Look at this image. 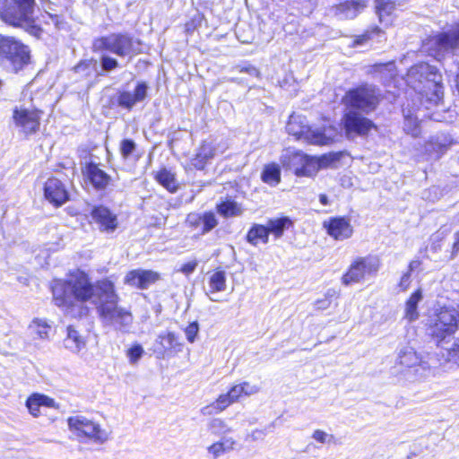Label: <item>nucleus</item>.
<instances>
[{
	"instance_id": "obj_30",
	"label": "nucleus",
	"mask_w": 459,
	"mask_h": 459,
	"mask_svg": "<svg viewBox=\"0 0 459 459\" xmlns=\"http://www.w3.org/2000/svg\"><path fill=\"white\" fill-rule=\"evenodd\" d=\"M119 152L124 160L132 159L135 162L143 156V151L138 150L136 143L131 138H123L120 141Z\"/></svg>"
},
{
	"instance_id": "obj_41",
	"label": "nucleus",
	"mask_w": 459,
	"mask_h": 459,
	"mask_svg": "<svg viewBox=\"0 0 459 459\" xmlns=\"http://www.w3.org/2000/svg\"><path fill=\"white\" fill-rule=\"evenodd\" d=\"M143 349L138 343L134 344L126 351V355L128 357L130 363L132 364L136 363L139 360V359L143 356Z\"/></svg>"
},
{
	"instance_id": "obj_8",
	"label": "nucleus",
	"mask_w": 459,
	"mask_h": 459,
	"mask_svg": "<svg viewBox=\"0 0 459 459\" xmlns=\"http://www.w3.org/2000/svg\"><path fill=\"white\" fill-rule=\"evenodd\" d=\"M435 316L430 325L431 336L440 343L458 330L459 312L454 307L444 306L438 308Z\"/></svg>"
},
{
	"instance_id": "obj_21",
	"label": "nucleus",
	"mask_w": 459,
	"mask_h": 459,
	"mask_svg": "<svg viewBox=\"0 0 459 459\" xmlns=\"http://www.w3.org/2000/svg\"><path fill=\"white\" fill-rule=\"evenodd\" d=\"M148 85L145 82H138L133 92L127 91H119L117 94V105L131 110L135 104L142 102L147 97Z\"/></svg>"
},
{
	"instance_id": "obj_53",
	"label": "nucleus",
	"mask_w": 459,
	"mask_h": 459,
	"mask_svg": "<svg viewBox=\"0 0 459 459\" xmlns=\"http://www.w3.org/2000/svg\"><path fill=\"white\" fill-rule=\"evenodd\" d=\"M221 443L223 445L224 448L227 451L232 450L235 446V440L232 438H224V439L221 440Z\"/></svg>"
},
{
	"instance_id": "obj_48",
	"label": "nucleus",
	"mask_w": 459,
	"mask_h": 459,
	"mask_svg": "<svg viewBox=\"0 0 459 459\" xmlns=\"http://www.w3.org/2000/svg\"><path fill=\"white\" fill-rule=\"evenodd\" d=\"M196 266H197L196 261L186 262L181 265L180 272H182L183 273L187 275V274L192 273L195 271V269L196 268Z\"/></svg>"
},
{
	"instance_id": "obj_54",
	"label": "nucleus",
	"mask_w": 459,
	"mask_h": 459,
	"mask_svg": "<svg viewBox=\"0 0 459 459\" xmlns=\"http://www.w3.org/2000/svg\"><path fill=\"white\" fill-rule=\"evenodd\" d=\"M421 264V261L419 259L411 261L407 265V270L405 272H410V273H412L413 271L420 267Z\"/></svg>"
},
{
	"instance_id": "obj_10",
	"label": "nucleus",
	"mask_w": 459,
	"mask_h": 459,
	"mask_svg": "<svg viewBox=\"0 0 459 459\" xmlns=\"http://www.w3.org/2000/svg\"><path fill=\"white\" fill-rule=\"evenodd\" d=\"M43 114V110L36 107L31 108L23 106L14 107L12 119L20 132L28 137L39 132Z\"/></svg>"
},
{
	"instance_id": "obj_50",
	"label": "nucleus",
	"mask_w": 459,
	"mask_h": 459,
	"mask_svg": "<svg viewBox=\"0 0 459 459\" xmlns=\"http://www.w3.org/2000/svg\"><path fill=\"white\" fill-rule=\"evenodd\" d=\"M287 128H288L289 134L294 135L298 139L306 135V133L304 130H299V131L294 130L293 123L291 121H289Z\"/></svg>"
},
{
	"instance_id": "obj_24",
	"label": "nucleus",
	"mask_w": 459,
	"mask_h": 459,
	"mask_svg": "<svg viewBox=\"0 0 459 459\" xmlns=\"http://www.w3.org/2000/svg\"><path fill=\"white\" fill-rule=\"evenodd\" d=\"M396 5L395 0H375V13L378 22L386 28L394 24Z\"/></svg>"
},
{
	"instance_id": "obj_47",
	"label": "nucleus",
	"mask_w": 459,
	"mask_h": 459,
	"mask_svg": "<svg viewBox=\"0 0 459 459\" xmlns=\"http://www.w3.org/2000/svg\"><path fill=\"white\" fill-rule=\"evenodd\" d=\"M411 273H410V272H404L402 274L400 281L398 282V287L402 291L407 290L411 286Z\"/></svg>"
},
{
	"instance_id": "obj_17",
	"label": "nucleus",
	"mask_w": 459,
	"mask_h": 459,
	"mask_svg": "<svg viewBox=\"0 0 459 459\" xmlns=\"http://www.w3.org/2000/svg\"><path fill=\"white\" fill-rule=\"evenodd\" d=\"M161 279L160 273L147 269H134L128 271L124 277L126 285L138 290H146Z\"/></svg>"
},
{
	"instance_id": "obj_45",
	"label": "nucleus",
	"mask_w": 459,
	"mask_h": 459,
	"mask_svg": "<svg viewBox=\"0 0 459 459\" xmlns=\"http://www.w3.org/2000/svg\"><path fill=\"white\" fill-rule=\"evenodd\" d=\"M202 17H193L184 24L186 34L191 35L201 24Z\"/></svg>"
},
{
	"instance_id": "obj_33",
	"label": "nucleus",
	"mask_w": 459,
	"mask_h": 459,
	"mask_svg": "<svg viewBox=\"0 0 459 459\" xmlns=\"http://www.w3.org/2000/svg\"><path fill=\"white\" fill-rule=\"evenodd\" d=\"M261 179L269 186H277L281 179L280 166L275 162L265 164L261 173Z\"/></svg>"
},
{
	"instance_id": "obj_23",
	"label": "nucleus",
	"mask_w": 459,
	"mask_h": 459,
	"mask_svg": "<svg viewBox=\"0 0 459 459\" xmlns=\"http://www.w3.org/2000/svg\"><path fill=\"white\" fill-rule=\"evenodd\" d=\"M25 405L30 414L34 418H38L41 415L40 407H58V404L56 403L55 399L40 393H32L30 395H29L26 399Z\"/></svg>"
},
{
	"instance_id": "obj_57",
	"label": "nucleus",
	"mask_w": 459,
	"mask_h": 459,
	"mask_svg": "<svg viewBox=\"0 0 459 459\" xmlns=\"http://www.w3.org/2000/svg\"><path fill=\"white\" fill-rule=\"evenodd\" d=\"M437 148H438V151H439L440 154H443L446 151V144L439 143L437 145Z\"/></svg>"
},
{
	"instance_id": "obj_16",
	"label": "nucleus",
	"mask_w": 459,
	"mask_h": 459,
	"mask_svg": "<svg viewBox=\"0 0 459 459\" xmlns=\"http://www.w3.org/2000/svg\"><path fill=\"white\" fill-rule=\"evenodd\" d=\"M82 174L96 191H105L113 184L112 177L100 169L99 163L93 161L85 164L82 169Z\"/></svg>"
},
{
	"instance_id": "obj_6",
	"label": "nucleus",
	"mask_w": 459,
	"mask_h": 459,
	"mask_svg": "<svg viewBox=\"0 0 459 459\" xmlns=\"http://www.w3.org/2000/svg\"><path fill=\"white\" fill-rule=\"evenodd\" d=\"M293 224L292 220L288 216L268 219L265 225L253 223L247 231L245 240L253 247L259 244L266 245L270 235H273L274 239L281 238L285 230L291 229Z\"/></svg>"
},
{
	"instance_id": "obj_34",
	"label": "nucleus",
	"mask_w": 459,
	"mask_h": 459,
	"mask_svg": "<svg viewBox=\"0 0 459 459\" xmlns=\"http://www.w3.org/2000/svg\"><path fill=\"white\" fill-rule=\"evenodd\" d=\"M210 292L216 293L226 289V273L221 268L215 269L208 280Z\"/></svg>"
},
{
	"instance_id": "obj_52",
	"label": "nucleus",
	"mask_w": 459,
	"mask_h": 459,
	"mask_svg": "<svg viewBox=\"0 0 459 459\" xmlns=\"http://www.w3.org/2000/svg\"><path fill=\"white\" fill-rule=\"evenodd\" d=\"M449 355L455 359H459V342H456L452 345L449 350Z\"/></svg>"
},
{
	"instance_id": "obj_19",
	"label": "nucleus",
	"mask_w": 459,
	"mask_h": 459,
	"mask_svg": "<svg viewBox=\"0 0 459 459\" xmlns=\"http://www.w3.org/2000/svg\"><path fill=\"white\" fill-rule=\"evenodd\" d=\"M216 155V145L211 141L202 140L190 160V165L196 170H204Z\"/></svg>"
},
{
	"instance_id": "obj_7",
	"label": "nucleus",
	"mask_w": 459,
	"mask_h": 459,
	"mask_svg": "<svg viewBox=\"0 0 459 459\" xmlns=\"http://www.w3.org/2000/svg\"><path fill=\"white\" fill-rule=\"evenodd\" d=\"M381 264V260L377 255L357 256L342 275L341 281L344 286L359 283L367 276L377 275Z\"/></svg>"
},
{
	"instance_id": "obj_15",
	"label": "nucleus",
	"mask_w": 459,
	"mask_h": 459,
	"mask_svg": "<svg viewBox=\"0 0 459 459\" xmlns=\"http://www.w3.org/2000/svg\"><path fill=\"white\" fill-rule=\"evenodd\" d=\"M90 215L91 222L98 226L100 232L109 234L115 232L118 228L117 215L104 204L94 205Z\"/></svg>"
},
{
	"instance_id": "obj_37",
	"label": "nucleus",
	"mask_w": 459,
	"mask_h": 459,
	"mask_svg": "<svg viewBox=\"0 0 459 459\" xmlns=\"http://www.w3.org/2000/svg\"><path fill=\"white\" fill-rule=\"evenodd\" d=\"M371 72L373 74L388 73L390 75H396V66L394 60L388 62H379L371 65Z\"/></svg>"
},
{
	"instance_id": "obj_51",
	"label": "nucleus",
	"mask_w": 459,
	"mask_h": 459,
	"mask_svg": "<svg viewBox=\"0 0 459 459\" xmlns=\"http://www.w3.org/2000/svg\"><path fill=\"white\" fill-rule=\"evenodd\" d=\"M312 437L319 443H325L326 439V434L321 429L315 430Z\"/></svg>"
},
{
	"instance_id": "obj_1",
	"label": "nucleus",
	"mask_w": 459,
	"mask_h": 459,
	"mask_svg": "<svg viewBox=\"0 0 459 459\" xmlns=\"http://www.w3.org/2000/svg\"><path fill=\"white\" fill-rule=\"evenodd\" d=\"M96 290L100 299L96 309L100 319L117 322L121 325L132 323V312L119 306L120 297L114 281L103 278L94 284L89 274L81 270L55 283L52 287L53 301L58 307L73 313L74 316L84 317L90 314V307L85 303L92 299Z\"/></svg>"
},
{
	"instance_id": "obj_36",
	"label": "nucleus",
	"mask_w": 459,
	"mask_h": 459,
	"mask_svg": "<svg viewBox=\"0 0 459 459\" xmlns=\"http://www.w3.org/2000/svg\"><path fill=\"white\" fill-rule=\"evenodd\" d=\"M365 7L366 4L362 0H346L339 4L341 12H352L353 16H357Z\"/></svg>"
},
{
	"instance_id": "obj_22",
	"label": "nucleus",
	"mask_w": 459,
	"mask_h": 459,
	"mask_svg": "<svg viewBox=\"0 0 459 459\" xmlns=\"http://www.w3.org/2000/svg\"><path fill=\"white\" fill-rule=\"evenodd\" d=\"M396 364L403 373H417L423 366L422 358L411 347L403 348L397 358Z\"/></svg>"
},
{
	"instance_id": "obj_49",
	"label": "nucleus",
	"mask_w": 459,
	"mask_h": 459,
	"mask_svg": "<svg viewBox=\"0 0 459 459\" xmlns=\"http://www.w3.org/2000/svg\"><path fill=\"white\" fill-rule=\"evenodd\" d=\"M459 253V230L455 233V240L452 245L450 258H455Z\"/></svg>"
},
{
	"instance_id": "obj_3",
	"label": "nucleus",
	"mask_w": 459,
	"mask_h": 459,
	"mask_svg": "<svg viewBox=\"0 0 459 459\" xmlns=\"http://www.w3.org/2000/svg\"><path fill=\"white\" fill-rule=\"evenodd\" d=\"M383 100L384 95L377 86L361 82L346 91L342 102L350 110L369 114L377 110Z\"/></svg>"
},
{
	"instance_id": "obj_2",
	"label": "nucleus",
	"mask_w": 459,
	"mask_h": 459,
	"mask_svg": "<svg viewBox=\"0 0 459 459\" xmlns=\"http://www.w3.org/2000/svg\"><path fill=\"white\" fill-rule=\"evenodd\" d=\"M34 6L35 0H12L3 7L0 17L5 23L22 28L30 35L39 39L43 30L35 22Z\"/></svg>"
},
{
	"instance_id": "obj_55",
	"label": "nucleus",
	"mask_w": 459,
	"mask_h": 459,
	"mask_svg": "<svg viewBox=\"0 0 459 459\" xmlns=\"http://www.w3.org/2000/svg\"><path fill=\"white\" fill-rule=\"evenodd\" d=\"M319 201L323 205H327L329 204L328 197L325 194L319 195Z\"/></svg>"
},
{
	"instance_id": "obj_11",
	"label": "nucleus",
	"mask_w": 459,
	"mask_h": 459,
	"mask_svg": "<svg viewBox=\"0 0 459 459\" xmlns=\"http://www.w3.org/2000/svg\"><path fill=\"white\" fill-rule=\"evenodd\" d=\"M341 126L345 135L349 138L355 136L366 137L372 131H377L378 129L374 121L363 116L361 112L350 109L342 115Z\"/></svg>"
},
{
	"instance_id": "obj_27",
	"label": "nucleus",
	"mask_w": 459,
	"mask_h": 459,
	"mask_svg": "<svg viewBox=\"0 0 459 459\" xmlns=\"http://www.w3.org/2000/svg\"><path fill=\"white\" fill-rule=\"evenodd\" d=\"M153 178L159 185L171 194L176 193L179 188L176 174L165 167L157 170L153 174Z\"/></svg>"
},
{
	"instance_id": "obj_20",
	"label": "nucleus",
	"mask_w": 459,
	"mask_h": 459,
	"mask_svg": "<svg viewBox=\"0 0 459 459\" xmlns=\"http://www.w3.org/2000/svg\"><path fill=\"white\" fill-rule=\"evenodd\" d=\"M186 224L191 230H196L202 224L200 233L205 235L218 225V220L212 211L203 213L190 212L186 215Z\"/></svg>"
},
{
	"instance_id": "obj_38",
	"label": "nucleus",
	"mask_w": 459,
	"mask_h": 459,
	"mask_svg": "<svg viewBox=\"0 0 459 459\" xmlns=\"http://www.w3.org/2000/svg\"><path fill=\"white\" fill-rule=\"evenodd\" d=\"M30 327L33 328L34 333L41 339L48 337V331L50 329V325L48 322L39 318H34L31 321Z\"/></svg>"
},
{
	"instance_id": "obj_43",
	"label": "nucleus",
	"mask_w": 459,
	"mask_h": 459,
	"mask_svg": "<svg viewBox=\"0 0 459 459\" xmlns=\"http://www.w3.org/2000/svg\"><path fill=\"white\" fill-rule=\"evenodd\" d=\"M101 68L104 71H111L118 67V62L116 58L103 55L100 58Z\"/></svg>"
},
{
	"instance_id": "obj_56",
	"label": "nucleus",
	"mask_w": 459,
	"mask_h": 459,
	"mask_svg": "<svg viewBox=\"0 0 459 459\" xmlns=\"http://www.w3.org/2000/svg\"><path fill=\"white\" fill-rule=\"evenodd\" d=\"M48 15L51 20H53L56 22V25L58 24L59 16L57 14H53V13H48Z\"/></svg>"
},
{
	"instance_id": "obj_42",
	"label": "nucleus",
	"mask_w": 459,
	"mask_h": 459,
	"mask_svg": "<svg viewBox=\"0 0 459 459\" xmlns=\"http://www.w3.org/2000/svg\"><path fill=\"white\" fill-rule=\"evenodd\" d=\"M67 337L72 340L76 347H81L84 345L83 337L78 333V331L73 326L69 325L67 327Z\"/></svg>"
},
{
	"instance_id": "obj_32",
	"label": "nucleus",
	"mask_w": 459,
	"mask_h": 459,
	"mask_svg": "<svg viewBox=\"0 0 459 459\" xmlns=\"http://www.w3.org/2000/svg\"><path fill=\"white\" fill-rule=\"evenodd\" d=\"M233 403L229 397V395L225 394H221L218 397L209 403L208 405L202 408L201 412L204 415H213L219 414L228 409Z\"/></svg>"
},
{
	"instance_id": "obj_14",
	"label": "nucleus",
	"mask_w": 459,
	"mask_h": 459,
	"mask_svg": "<svg viewBox=\"0 0 459 459\" xmlns=\"http://www.w3.org/2000/svg\"><path fill=\"white\" fill-rule=\"evenodd\" d=\"M323 229L335 241H343L352 237L354 230L351 219L346 216H333L324 221Z\"/></svg>"
},
{
	"instance_id": "obj_40",
	"label": "nucleus",
	"mask_w": 459,
	"mask_h": 459,
	"mask_svg": "<svg viewBox=\"0 0 459 459\" xmlns=\"http://www.w3.org/2000/svg\"><path fill=\"white\" fill-rule=\"evenodd\" d=\"M184 333L186 334V340L188 342H195L198 333H199V325L196 321L189 323L184 329Z\"/></svg>"
},
{
	"instance_id": "obj_39",
	"label": "nucleus",
	"mask_w": 459,
	"mask_h": 459,
	"mask_svg": "<svg viewBox=\"0 0 459 459\" xmlns=\"http://www.w3.org/2000/svg\"><path fill=\"white\" fill-rule=\"evenodd\" d=\"M341 157L342 152H328L321 155L320 157H316L318 164V170L329 167L334 161L339 160Z\"/></svg>"
},
{
	"instance_id": "obj_44",
	"label": "nucleus",
	"mask_w": 459,
	"mask_h": 459,
	"mask_svg": "<svg viewBox=\"0 0 459 459\" xmlns=\"http://www.w3.org/2000/svg\"><path fill=\"white\" fill-rule=\"evenodd\" d=\"M310 143L317 145H325L328 143V138L323 132L314 131L309 135H306Z\"/></svg>"
},
{
	"instance_id": "obj_58",
	"label": "nucleus",
	"mask_w": 459,
	"mask_h": 459,
	"mask_svg": "<svg viewBox=\"0 0 459 459\" xmlns=\"http://www.w3.org/2000/svg\"><path fill=\"white\" fill-rule=\"evenodd\" d=\"M2 84H3V82H2V80L0 79V87L2 86Z\"/></svg>"
},
{
	"instance_id": "obj_26",
	"label": "nucleus",
	"mask_w": 459,
	"mask_h": 459,
	"mask_svg": "<svg viewBox=\"0 0 459 459\" xmlns=\"http://www.w3.org/2000/svg\"><path fill=\"white\" fill-rule=\"evenodd\" d=\"M294 158L300 165L294 169L293 173L297 177H314L318 172V164L316 157L296 152Z\"/></svg>"
},
{
	"instance_id": "obj_29",
	"label": "nucleus",
	"mask_w": 459,
	"mask_h": 459,
	"mask_svg": "<svg viewBox=\"0 0 459 459\" xmlns=\"http://www.w3.org/2000/svg\"><path fill=\"white\" fill-rule=\"evenodd\" d=\"M421 299L422 291L419 288L412 291L405 300L404 318L407 321L414 322L419 318L420 314L418 312V304Z\"/></svg>"
},
{
	"instance_id": "obj_12",
	"label": "nucleus",
	"mask_w": 459,
	"mask_h": 459,
	"mask_svg": "<svg viewBox=\"0 0 459 459\" xmlns=\"http://www.w3.org/2000/svg\"><path fill=\"white\" fill-rule=\"evenodd\" d=\"M415 71L420 76V81L424 82L422 93L428 98H439L443 91L442 74L438 68L426 62H420L415 65Z\"/></svg>"
},
{
	"instance_id": "obj_31",
	"label": "nucleus",
	"mask_w": 459,
	"mask_h": 459,
	"mask_svg": "<svg viewBox=\"0 0 459 459\" xmlns=\"http://www.w3.org/2000/svg\"><path fill=\"white\" fill-rule=\"evenodd\" d=\"M216 212L223 218L240 216L243 208L240 204L233 199H225L219 202L215 206Z\"/></svg>"
},
{
	"instance_id": "obj_28",
	"label": "nucleus",
	"mask_w": 459,
	"mask_h": 459,
	"mask_svg": "<svg viewBox=\"0 0 459 459\" xmlns=\"http://www.w3.org/2000/svg\"><path fill=\"white\" fill-rule=\"evenodd\" d=\"M259 392V387L251 385L248 382L244 381L231 385L227 391V394L233 403L240 402L244 397L250 396Z\"/></svg>"
},
{
	"instance_id": "obj_4",
	"label": "nucleus",
	"mask_w": 459,
	"mask_h": 459,
	"mask_svg": "<svg viewBox=\"0 0 459 459\" xmlns=\"http://www.w3.org/2000/svg\"><path fill=\"white\" fill-rule=\"evenodd\" d=\"M31 62L30 48L11 36H0V65L18 74Z\"/></svg>"
},
{
	"instance_id": "obj_35",
	"label": "nucleus",
	"mask_w": 459,
	"mask_h": 459,
	"mask_svg": "<svg viewBox=\"0 0 459 459\" xmlns=\"http://www.w3.org/2000/svg\"><path fill=\"white\" fill-rule=\"evenodd\" d=\"M383 33L382 29L377 25L370 26L366 29L361 34L356 35L353 39V46H361L372 39L374 36L380 35Z\"/></svg>"
},
{
	"instance_id": "obj_13",
	"label": "nucleus",
	"mask_w": 459,
	"mask_h": 459,
	"mask_svg": "<svg viewBox=\"0 0 459 459\" xmlns=\"http://www.w3.org/2000/svg\"><path fill=\"white\" fill-rule=\"evenodd\" d=\"M44 199L54 208H60L70 200L65 184L55 176L49 177L42 186Z\"/></svg>"
},
{
	"instance_id": "obj_9",
	"label": "nucleus",
	"mask_w": 459,
	"mask_h": 459,
	"mask_svg": "<svg viewBox=\"0 0 459 459\" xmlns=\"http://www.w3.org/2000/svg\"><path fill=\"white\" fill-rule=\"evenodd\" d=\"M69 429L82 440L102 444L108 440L107 431L98 422L84 416L76 415L67 419Z\"/></svg>"
},
{
	"instance_id": "obj_5",
	"label": "nucleus",
	"mask_w": 459,
	"mask_h": 459,
	"mask_svg": "<svg viewBox=\"0 0 459 459\" xmlns=\"http://www.w3.org/2000/svg\"><path fill=\"white\" fill-rule=\"evenodd\" d=\"M140 42L126 32L111 33L96 38L92 42L95 53H112L118 56H134L140 53L135 45Z\"/></svg>"
},
{
	"instance_id": "obj_46",
	"label": "nucleus",
	"mask_w": 459,
	"mask_h": 459,
	"mask_svg": "<svg viewBox=\"0 0 459 459\" xmlns=\"http://www.w3.org/2000/svg\"><path fill=\"white\" fill-rule=\"evenodd\" d=\"M208 451L209 453H211L213 457H218L220 456L221 454L227 452V450L224 448L223 445L221 443V441H218V442H214L212 443L209 447H208Z\"/></svg>"
},
{
	"instance_id": "obj_25",
	"label": "nucleus",
	"mask_w": 459,
	"mask_h": 459,
	"mask_svg": "<svg viewBox=\"0 0 459 459\" xmlns=\"http://www.w3.org/2000/svg\"><path fill=\"white\" fill-rule=\"evenodd\" d=\"M158 342L162 347L159 359H164L171 353L176 354L182 351L183 343L179 342L178 336L173 332H166L159 334Z\"/></svg>"
},
{
	"instance_id": "obj_18",
	"label": "nucleus",
	"mask_w": 459,
	"mask_h": 459,
	"mask_svg": "<svg viewBox=\"0 0 459 459\" xmlns=\"http://www.w3.org/2000/svg\"><path fill=\"white\" fill-rule=\"evenodd\" d=\"M437 50L455 53L459 50V22H454L451 27L433 37Z\"/></svg>"
}]
</instances>
